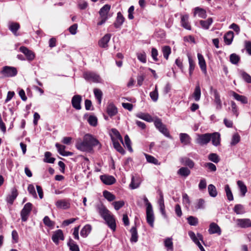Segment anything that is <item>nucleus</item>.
Returning <instances> with one entry per match:
<instances>
[{
  "mask_svg": "<svg viewBox=\"0 0 251 251\" xmlns=\"http://www.w3.org/2000/svg\"><path fill=\"white\" fill-rule=\"evenodd\" d=\"M213 20L211 18H209L207 20H201L200 23L201 26L205 29H208L209 26L212 24Z\"/></svg>",
  "mask_w": 251,
  "mask_h": 251,
  "instance_id": "obj_43",
  "label": "nucleus"
},
{
  "mask_svg": "<svg viewBox=\"0 0 251 251\" xmlns=\"http://www.w3.org/2000/svg\"><path fill=\"white\" fill-rule=\"evenodd\" d=\"M237 185L239 188L241 193V196L244 197L247 192V188L244 183L241 180H238L237 182Z\"/></svg>",
  "mask_w": 251,
  "mask_h": 251,
  "instance_id": "obj_33",
  "label": "nucleus"
},
{
  "mask_svg": "<svg viewBox=\"0 0 251 251\" xmlns=\"http://www.w3.org/2000/svg\"><path fill=\"white\" fill-rule=\"evenodd\" d=\"M83 77L87 81L93 83H101L102 79L100 76L92 72H86L83 73Z\"/></svg>",
  "mask_w": 251,
  "mask_h": 251,
  "instance_id": "obj_5",
  "label": "nucleus"
},
{
  "mask_svg": "<svg viewBox=\"0 0 251 251\" xmlns=\"http://www.w3.org/2000/svg\"><path fill=\"white\" fill-rule=\"evenodd\" d=\"M211 139L210 133L199 134L196 139V143L201 146L207 144Z\"/></svg>",
  "mask_w": 251,
  "mask_h": 251,
  "instance_id": "obj_9",
  "label": "nucleus"
},
{
  "mask_svg": "<svg viewBox=\"0 0 251 251\" xmlns=\"http://www.w3.org/2000/svg\"><path fill=\"white\" fill-rule=\"evenodd\" d=\"M179 161L182 165L187 166L190 169L193 168L195 166L194 162L187 157H182L180 158Z\"/></svg>",
  "mask_w": 251,
  "mask_h": 251,
  "instance_id": "obj_20",
  "label": "nucleus"
},
{
  "mask_svg": "<svg viewBox=\"0 0 251 251\" xmlns=\"http://www.w3.org/2000/svg\"><path fill=\"white\" fill-rule=\"evenodd\" d=\"M141 179L140 177L137 175L132 176L129 187L131 189H135L139 187Z\"/></svg>",
  "mask_w": 251,
  "mask_h": 251,
  "instance_id": "obj_16",
  "label": "nucleus"
},
{
  "mask_svg": "<svg viewBox=\"0 0 251 251\" xmlns=\"http://www.w3.org/2000/svg\"><path fill=\"white\" fill-rule=\"evenodd\" d=\"M188 224L191 226H196L198 224V219L194 216H190L187 218Z\"/></svg>",
  "mask_w": 251,
  "mask_h": 251,
  "instance_id": "obj_47",
  "label": "nucleus"
},
{
  "mask_svg": "<svg viewBox=\"0 0 251 251\" xmlns=\"http://www.w3.org/2000/svg\"><path fill=\"white\" fill-rule=\"evenodd\" d=\"M111 140L113 142V146L114 148L117 151L121 153L122 154H124L125 153V151L123 149V148L121 146L120 144L118 142V140H116L114 137L111 136Z\"/></svg>",
  "mask_w": 251,
  "mask_h": 251,
  "instance_id": "obj_26",
  "label": "nucleus"
},
{
  "mask_svg": "<svg viewBox=\"0 0 251 251\" xmlns=\"http://www.w3.org/2000/svg\"><path fill=\"white\" fill-rule=\"evenodd\" d=\"M136 117L148 122H154V121L153 118L149 114L140 113L136 115Z\"/></svg>",
  "mask_w": 251,
  "mask_h": 251,
  "instance_id": "obj_36",
  "label": "nucleus"
},
{
  "mask_svg": "<svg viewBox=\"0 0 251 251\" xmlns=\"http://www.w3.org/2000/svg\"><path fill=\"white\" fill-rule=\"evenodd\" d=\"M111 6L109 4H105L101 7L99 11L100 17H108V14L110 9Z\"/></svg>",
  "mask_w": 251,
  "mask_h": 251,
  "instance_id": "obj_30",
  "label": "nucleus"
},
{
  "mask_svg": "<svg viewBox=\"0 0 251 251\" xmlns=\"http://www.w3.org/2000/svg\"><path fill=\"white\" fill-rule=\"evenodd\" d=\"M98 145H100L99 148H100L101 145L99 141L92 135L87 134L84 136L83 141L81 139L77 141L75 147L79 151L90 152L94 147Z\"/></svg>",
  "mask_w": 251,
  "mask_h": 251,
  "instance_id": "obj_1",
  "label": "nucleus"
},
{
  "mask_svg": "<svg viewBox=\"0 0 251 251\" xmlns=\"http://www.w3.org/2000/svg\"><path fill=\"white\" fill-rule=\"evenodd\" d=\"M146 158L147 159V162L153 164L154 165H159L160 163H159L158 160L155 158L154 157L149 155L147 154H145Z\"/></svg>",
  "mask_w": 251,
  "mask_h": 251,
  "instance_id": "obj_48",
  "label": "nucleus"
},
{
  "mask_svg": "<svg viewBox=\"0 0 251 251\" xmlns=\"http://www.w3.org/2000/svg\"><path fill=\"white\" fill-rule=\"evenodd\" d=\"M231 110L233 115H235L236 117H238L239 112L238 111V108L236 104L234 101H231Z\"/></svg>",
  "mask_w": 251,
  "mask_h": 251,
  "instance_id": "obj_59",
  "label": "nucleus"
},
{
  "mask_svg": "<svg viewBox=\"0 0 251 251\" xmlns=\"http://www.w3.org/2000/svg\"><path fill=\"white\" fill-rule=\"evenodd\" d=\"M111 37V34L107 33L99 40L98 42L99 46L102 48H107L108 47V43L110 41Z\"/></svg>",
  "mask_w": 251,
  "mask_h": 251,
  "instance_id": "obj_12",
  "label": "nucleus"
},
{
  "mask_svg": "<svg viewBox=\"0 0 251 251\" xmlns=\"http://www.w3.org/2000/svg\"><path fill=\"white\" fill-rule=\"evenodd\" d=\"M20 50L23 53L28 61H32L35 58V54L32 51L28 50L25 46H22L20 48Z\"/></svg>",
  "mask_w": 251,
  "mask_h": 251,
  "instance_id": "obj_11",
  "label": "nucleus"
},
{
  "mask_svg": "<svg viewBox=\"0 0 251 251\" xmlns=\"http://www.w3.org/2000/svg\"><path fill=\"white\" fill-rule=\"evenodd\" d=\"M154 124L156 128L158 130L164 135L166 137L172 138L170 134V132L166 127V125L163 124L161 121V120L158 118H156L154 121Z\"/></svg>",
  "mask_w": 251,
  "mask_h": 251,
  "instance_id": "obj_3",
  "label": "nucleus"
},
{
  "mask_svg": "<svg viewBox=\"0 0 251 251\" xmlns=\"http://www.w3.org/2000/svg\"><path fill=\"white\" fill-rule=\"evenodd\" d=\"M97 210L100 216L105 220L106 224L113 231L116 228V224L113 215L110 214V211L103 204L98 205Z\"/></svg>",
  "mask_w": 251,
  "mask_h": 251,
  "instance_id": "obj_2",
  "label": "nucleus"
},
{
  "mask_svg": "<svg viewBox=\"0 0 251 251\" xmlns=\"http://www.w3.org/2000/svg\"><path fill=\"white\" fill-rule=\"evenodd\" d=\"M18 193L17 189L15 187L11 190V194L9 195L6 198V201L10 204H13L14 201L18 196Z\"/></svg>",
  "mask_w": 251,
  "mask_h": 251,
  "instance_id": "obj_18",
  "label": "nucleus"
},
{
  "mask_svg": "<svg viewBox=\"0 0 251 251\" xmlns=\"http://www.w3.org/2000/svg\"><path fill=\"white\" fill-rule=\"evenodd\" d=\"M131 144V141H130L128 136L127 135H126L125 136V145H124V146L127 148V149L130 152H131L133 151V150L132 149Z\"/></svg>",
  "mask_w": 251,
  "mask_h": 251,
  "instance_id": "obj_52",
  "label": "nucleus"
},
{
  "mask_svg": "<svg viewBox=\"0 0 251 251\" xmlns=\"http://www.w3.org/2000/svg\"><path fill=\"white\" fill-rule=\"evenodd\" d=\"M146 219L148 224L153 227L154 226V216L151 204H149L148 206L146 207Z\"/></svg>",
  "mask_w": 251,
  "mask_h": 251,
  "instance_id": "obj_8",
  "label": "nucleus"
},
{
  "mask_svg": "<svg viewBox=\"0 0 251 251\" xmlns=\"http://www.w3.org/2000/svg\"><path fill=\"white\" fill-rule=\"evenodd\" d=\"M188 234L191 239L196 244H198V242H200L199 240L203 241V236L201 233H198L197 234V237L193 231H189Z\"/></svg>",
  "mask_w": 251,
  "mask_h": 251,
  "instance_id": "obj_27",
  "label": "nucleus"
},
{
  "mask_svg": "<svg viewBox=\"0 0 251 251\" xmlns=\"http://www.w3.org/2000/svg\"><path fill=\"white\" fill-rule=\"evenodd\" d=\"M51 153L50 152L46 151L45 153V158L44 159V161L49 163H53L55 159L54 157H51Z\"/></svg>",
  "mask_w": 251,
  "mask_h": 251,
  "instance_id": "obj_45",
  "label": "nucleus"
},
{
  "mask_svg": "<svg viewBox=\"0 0 251 251\" xmlns=\"http://www.w3.org/2000/svg\"><path fill=\"white\" fill-rule=\"evenodd\" d=\"M43 223L46 226L49 227H52L54 225V222L51 221L50 218L47 216H45L43 219Z\"/></svg>",
  "mask_w": 251,
  "mask_h": 251,
  "instance_id": "obj_63",
  "label": "nucleus"
},
{
  "mask_svg": "<svg viewBox=\"0 0 251 251\" xmlns=\"http://www.w3.org/2000/svg\"><path fill=\"white\" fill-rule=\"evenodd\" d=\"M240 140V136L238 133L234 134L232 138L231 145H235L238 143L239 142Z\"/></svg>",
  "mask_w": 251,
  "mask_h": 251,
  "instance_id": "obj_64",
  "label": "nucleus"
},
{
  "mask_svg": "<svg viewBox=\"0 0 251 251\" xmlns=\"http://www.w3.org/2000/svg\"><path fill=\"white\" fill-rule=\"evenodd\" d=\"M238 226L241 228H247L251 226V221L249 219H238L236 220Z\"/></svg>",
  "mask_w": 251,
  "mask_h": 251,
  "instance_id": "obj_17",
  "label": "nucleus"
},
{
  "mask_svg": "<svg viewBox=\"0 0 251 251\" xmlns=\"http://www.w3.org/2000/svg\"><path fill=\"white\" fill-rule=\"evenodd\" d=\"M208 191L209 195L212 197H216L217 195V191L215 186L213 184L208 186Z\"/></svg>",
  "mask_w": 251,
  "mask_h": 251,
  "instance_id": "obj_46",
  "label": "nucleus"
},
{
  "mask_svg": "<svg viewBox=\"0 0 251 251\" xmlns=\"http://www.w3.org/2000/svg\"><path fill=\"white\" fill-rule=\"evenodd\" d=\"M225 190L226 193V195L227 199L229 201H232L233 200V197L230 188L228 184H226L225 186Z\"/></svg>",
  "mask_w": 251,
  "mask_h": 251,
  "instance_id": "obj_51",
  "label": "nucleus"
},
{
  "mask_svg": "<svg viewBox=\"0 0 251 251\" xmlns=\"http://www.w3.org/2000/svg\"><path fill=\"white\" fill-rule=\"evenodd\" d=\"M187 56L189 65V75L191 76L192 75V74L194 70L195 67V63L190 55L188 54Z\"/></svg>",
  "mask_w": 251,
  "mask_h": 251,
  "instance_id": "obj_38",
  "label": "nucleus"
},
{
  "mask_svg": "<svg viewBox=\"0 0 251 251\" xmlns=\"http://www.w3.org/2000/svg\"><path fill=\"white\" fill-rule=\"evenodd\" d=\"M180 24L181 26L185 29L190 30H191V26L189 22V16L188 15H182L181 17Z\"/></svg>",
  "mask_w": 251,
  "mask_h": 251,
  "instance_id": "obj_14",
  "label": "nucleus"
},
{
  "mask_svg": "<svg viewBox=\"0 0 251 251\" xmlns=\"http://www.w3.org/2000/svg\"><path fill=\"white\" fill-rule=\"evenodd\" d=\"M205 201L202 199H200L198 200L197 203L195 204V209L198 210L199 209H204L205 207L204 206Z\"/></svg>",
  "mask_w": 251,
  "mask_h": 251,
  "instance_id": "obj_55",
  "label": "nucleus"
},
{
  "mask_svg": "<svg viewBox=\"0 0 251 251\" xmlns=\"http://www.w3.org/2000/svg\"><path fill=\"white\" fill-rule=\"evenodd\" d=\"M67 245L69 246L70 251H79V248L78 247V246L76 245L71 238L69 239Z\"/></svg>",
  "mask_w": 251,
  "mask_h": 251,
  "instance_id": "obj_41",
  "label": "nucleus"
},
{
  "mask_svg": "<svg viewBox=\"0 0 251 251\" xmlns=\"http://www.w3.org/2000/svg\"><path fill=\"white\" fill-rule=\"evenodd\" d=\"M0 73L5 77H11L16 76L18 74L16 68L12 66H5L2 68Z\"/></svg>",
  "mask_w": 251,
  "mask_h": 251,
  "instance_id": "obj_4",
  "label": "nucleus"
},
{
  "mask_svg": "<svg viewBox=\"0 0 251 251\" xmlns=\"http://www.w3.org/2000/svg\"><path fill=\"white\" fill-rule=\"evenodd\" d=\"M91 230H92L91 226L90 225H88V224L86 225L81 230L80 235L82 237L85 238L90 233Z\"/></svg>",
  "mask_w": 251,
  "mask_h": 251,
  "instance_id": "obj_34",
  "label": "nucleus"
},
{
  "mask_svg": "<svg viewBox=\"0 0 251 251\" xmlns=\"http://www.w3.org/2000/svg\"><path fill=\"white\" fill-rule=\"evenodd\" d=\"M164 245L167 248V250L173 251V243L171 238H167L164 241Z\"/></svg>",
  "mask_w": 251,
  "mask_h": 251,
  "instance_id": "obj_56",
  "label": "nucleus"
},
{
  "mask_svg": "<svg viewBox=\"0 0 251 251\" xmlns=\"http://www.w3.org/2000/svg\"><path fill=\"white\" fill-rule=\"evenodd\" d=\"M32 204L30 202L26 203L21 211V220L23 222L27 220L29 214L32 210Z\"/></svg>",
  "mask_w": 251,
  "mask_h": 251,
  "instance_id": "obj_7",
  "label": "nucleus"
},
{
  "mask_svg": "<svg viewBox=\"0 0 251 251\" xmlns=\"http://www.w3.org/2000/svg\"><path fill=\"white\" fill-rule=\"evenodd\" d=\"M210 93L214 96V102L216 105V109L218 110H221L222 108V103L219 93L216 89L210 86Z\"/></svg>",
  "mask_w": 251,
  "mask_h": 251,
  "instance_id": "obj_6",
  "label": "nucleus"
},
{
  "mask_svg": "<svg viewBox=\"0 0 251 251\" xmlns=\"http://www.w3.org/2000/svg\"><path fill=\"white\" fill-rule=\"evenodd\" d=\"M208 158L209 160L215 163H218L220 160L219 156L216 153H210L208 155Z\"/></svg>",
  "mask_w": 251,
  "mask_h": 251,
  "instance_id": "obj_54",
  "label": "nucleus"
},
{
  "mask_svg": "<svg viewBox=\"0 0 251 251\" xmlns=\"http://www.w3.org/2000/svg\"><path fill=\"white\" fill-rule=\"evenodd\" d=\"M64 239L63 233L61 229H58L55 231L52 236V241L56 244L59 242V240H63Z\"/></svg>",
  "mask_w": 251,
  "mask_h": 251,
  "instance_id": "obj_21",
  "label": "nucleus"
},
{
  "mask_svg": "<svg viewBox=\"0 0 251 251\" xmlns=\"http://www.w3.org/2000/svg\"><path fill=\"white\" fill-rule=\"evenodd\" d=\"M198 58L199 60V65L200 66V67L202 71V72L206 74L207 72L206 71V65L205 59L203 56V55L200 53H198Z\"/></svg>",
  "mask_w": 251,
  "mask_h": 251,
  "instance_id": "obj_22",
  "label": "nucleus"
},
{
  "mask_svg": "<svg viewBox=\"0 0 251 251\" xmlns=\"http://www.w3.org/2000/svg\"><path fill=\"white\" fill-rule=\"evenodd\" d=\"M196 14H198L201 18H205L206 17L205 10L199 7H196L195 9L194 16Z\"/></svg>",
  "mask_w": 251,
  "mask_h": 251,
  "instance_id": "obj_40",
  "label": "nucleus"
},
{
  "mask_svg": "<svg viewBox=\"0 0 251 251\" xmlns=\"http://www.w3.org/2000/svg\"><path fill=\"white\" fill-rule=\"evenodd\" d=\"M241 75L243 79L247 83H251V76L244 71L241 72Z\"/></svg>",
  "mask_w": 251,
  "mask_h": 251,
  "instance_id": "obj_61",
  "label": "nucleus"
},
{
  "mask_svg": "<svg viewBox=\"0 0 251 251\" xmlns=\"http://www.w3.org/2000/svg\"><path fill=\"white\" fill-rule=\"evenodd\" d=\"M55 205L58 208L67 209L70 207V204L66 200H60L56 201Z\"/></svg>",
  "mask_w": 251,
  "mask_h": 251,
  "instance_id": "obj_23",
  "label": "nucleus"
},
{
  "mask_svg": "<svg viewBox=\"0 0 251 251\" xmlns=\"http://www.w3.org/2000/svg\"><path fill=\"white\" fill-rule=\"evenodd\" d=\"M229 60L232 64L237 65L240 60V57L237 54L233 53L230 55Z\"/></svg>",
  "mask_w": 251,
  "mask_h": 251,
  "instance_id": "obj_44",
  "label": "nucleus"
},
{
  "mask_svg": "<svg viewBox=\"0 0 251 251\" xmlns=\"http://www.w3.org/2000/svg\"><path fill=\"white\" fill-rule=\"evenodd\" d=\"M232 95L236 100L240 101L242 103H248V98L246 96L240 95L234 91L232 92Z\"/></svg>",
  "mask_w": 251,
  "mask_h": 251,
  "instance_id": "obj_28",
  "label": "nucleus"
},
{
  "mask_svg": "<svg viewBox=\"0 0 251 251\" xmlns=\"http://www.w3.org/2000/svg\"><path fill=\"white\" fill-rule=\"evenodd\" d=\"M20 27V24L18 23L11 22L9 24V29L14 34L16 35L17 31Z\"/></svg>",
  "mask_w": 251,
  "mask_h": 251,
  "instance_id": "obj_35",
  "label": "nucleus"
},
{
  "mask_svg": "<svg viewBox=\"0 0 251 251\" xmlns=\"http://www.w3.org/2000/svg\"><path fill=\"white\" fill-rule=\"evenodd\" d=\"M130 231L131 234L130 239V242L132 243H136L138 241V235L136 226L132 227Z\"/></svg>",
  "mask_w": 251,
  "mask_h": 251,
  "instance_id": "obj_31",
  "label": "nucleus"
},
{
  "mask_svg": "<svg viewBox=\"0 0 251 251\" xmlns=\"http://www.w3.org/2000/svg\"><path fill=\"white\" fill-rule=\"evenodd\" d=\"M162 52L164 57L167 60L169 58V56L171 52V48L168 46H164L162 48Z\"/></svg>",
  "mask_w": 251,
  "mask_h": 251,
  "instance_id": "obj_50",
  "label": "nucleus"
},
{
  "mask_svg": "<svg viewBox=\"0 0 251 251\" xmlns=\"http://www.w3.org/2000/svg\"><path fill=\"white\" fill-rule=\"evenodd\" d=\"M100 178L101 181L106 185H112L116 182V179L112 176L102 175Z\"/></svg>",
  "mask_w": 251,
  "mask_h": 251,
  "instance_id": "obj_15",
  "label": "nucleus"
},
{
  "mask_svg": "<svg viewBox=\"0 0 251 251\" xmlns=\"http://www.w3.org/2000/svg\"><path fill=\"white\" fill-rule=\"evenodd\" d=\"M106 112L110 117H113L117 113L118 110L113 103H110L107 106Z\"/></svg>",
  "mask_w": 251,
  "mask_h": 251,
  "instance_id": "obj_24",
  "label": "nucleus"
},
{
  "mask_svg": "<svg viewBox=\"0 0 251 251\" xmlns=\"http://www.w3.org/2000/svg\"><path fill=\"white\" fill-rule=\"evenodd\" d=\"M201 96V91L200 85H197L195 88L193 94V97L195 100L197 101H199L200 100Z\"/></svg>",
  "mask_w": 251,
  "mask_h": 251,
  "instance_id": "obj_39",
  "label": "nucleus"
},
{
  "mask_svg": "<svg viewBox=\"0 0 251 251\" xmlns=\"http://www.w3.org/2000/svg\"><path fill=\"white\" fill-rule=\"evenodd\" d=\"M89 124L93 126H96L97 125L98 119L95 116L90 115L88 119Z\"/></svg>",
  "mask_w": 251,
  "mask_h": 251,
  "instance_id": "obj_58",
  "label": "nucleus"
},
{
  "mask_svg": "<svg viewBox=\"0 0 251 251\" xmlns=\"http://www.w3.org/2000/svg\"><path fill=\"white\" fill-rule=\"evenodd\" d=\"M103 195L109 201H112L115 199V196L111 193L106 190L103 191Z\"/></svg>",
  "mask_w": 251,
  "mask_h": 251,
  "instance_id": "obj_49",
  "label": "nucleus"
},
{
  "mask_svg": "<svg viewBox=\"0 0 251 251\" xmlns=\"http://www.w3.org/2000/svg\"><path fill=\"white\" fill-rule=\"evenodd\" d=\"M112 204L114 206L115 210H118L124 205L125 202L123 201H116L113 202Z\"/></svg>",
  "mask_w": 251,
  "mask_h": 251,
  "instance_id": "obj_62",
  "label": "nucleus"
},
{
  "mask_svg": "<svg viewBox=\"0 0 251 251\" xmlns=\"http://www.w3.org/2000/svg\"><path fill=\"white\" fill-rule=\"evenodd\" d=\"M210 137H211V140L212 141V144L215 146H218L220 144V134L218 132H214L210 133Z\"/></svg>",
  "mask_w": 251,
  "mask_h": 251,
  "instance_id": "obj_25",
  "label": "nucleus"
},
{
  "mask_svg": "<svg viewBox=\"0 0 251 251\" xmlns=\"http://www.w3.org/2000/svg\"><path fill=\"white\" fill-rule=\"evenodd\" d=\"M82 97L80 95H75L72 99V104L73 107L76 110H80L81 108V102Z\"/></svg>",
  "mask_w": 251,
  "mask_h": 251,
  "instance_id": "obj_10",
  "label": "nucleus"
},
{
  "mask_svg": "<svg viewBox=\"0 0 251 251\" xmlns=\"http://www.w3.org/2000/svg\"><path fill=\"white\" fill-rule=\"evenodd\" d=\"M125 20V18H124L121 12H118L116 21L113 24L114 27L116 28H120L121 26L123 24V23H124Z\"/></svg>",
  "mask_w": 251,
  "mask_h": 251,
  "instance_id": "obj_19",
  "label": "nucleus"
},
{
  "mask_svg": "<svg viewBox=\"0 0 251 251\" xmlns=\"http://www.w3.org/2000/svg\"><path fill=\"white\" fill-rule=\"evenodd\" d=\"M234 37V33L232 31H228L224 37L225 43L229 45L231 44Z\"/></svg>",
  "mask_w": 251,
  "mask_h": 251,
  "instance_id": "obj_32",
  "label": "nucleus"
},
{
  "mask_svg": "<svg viewBox=\"0 0 251 251\" xmlns=\"http://www.w3.org/2000/svg\"><path fill=\"white\" fill-rule=\"evenodd\" d=\"M233 210L237 214H240L244 213L243 206L240 204H236L234 206Z\"/></svg>",
  "mask_w": 251,
  "mask_h": 251,
  "instance_id": "obj_57",
  "label": "nucleus"
},
{
  "mask_svg": "<svg viewBox=\"0 0 251 251\" xmlns=\"http://www.w3.org/2000/svg\"><path fill=\"white\" fill-rule=\"evenodd\" d=\"M190 170L187 167H185L180 168L177 172V175L184 177H187L190 175Z\"/></svg>",
  "mask_w": 251,
  "mask_h": 251,
  "instance_id": "obj_29",
  "label": "nucleus"
},
{
  "mask_svg": "<svg viewBox=\"0 0 251 251\" xmlns=\"http://www.w3.org/2000/svg\"><path fill=\"white\" fill-rule=\"evenodd\" d=\"M181 143L184 145H188L190 143L191 138L187 133H180L179 135Z\"/></svg>",
  "mask_w": 251,
  "mask_h": 251,
  "instance_id": "obj_37",
  "label": "nucleus"
},
{
  "mask_svg": "<svg viewBox=\"0 0 251 251\" xmlns=\"http://www.w3.org/2000/svg\"><path fill=\"white\" fill-rule=\"evenodd\" d=\"M208 232L210 234H217L220 235L221 234V229L220 226L215 223H211L209 225Z\"/></svg>",
  "mask_w": 251,
  "mask_h": 251,
  "instance_id": "obj_13",
  "label": "nucleus"
},
{
  "mask_svg": "<svg viewBox=\"0 0 251 251\" xmlns=\"http://www.w3.org/2000/svg\"><path fill=\"white\" fill-rule=\"evenodd\" d=\"M138 59L142 63H145L147 61L146 54L145 51L138 52L136 54Z\"/></svg>",
  "mask_w": 251,
  "mask_h": 251,
  "instance_id": "obj_53",
  "label": "nucleus"
},
{
  "mask_svg": "<svg viewBox=\"0 0 251 251\" xmlns=\"http://www.w3.org/2000/svg\"><path fill=\"white\" fill-rule=\"evenodd\" d=\"M94 94L96 99L97 100L98 103L99 104L101 103L102 97V91L98 89V88H94Z\"/></svg>",
  "mask_w": 251,
  "mask_h": 251,
  "instance_id": "obj_42",
  "label": "nucleus"
},
{
  "mask_svg": "<svg viewBox=\"0 0 251 251\" xmlns=\"http://www.w3.org/2000/svg\"><path fill=\"white\" fill-rule=\"evenodd\" d=\"M111 132L115 136L116 140H119L124 144L122 136L120 135L119 132L115 128H112Z\"/></svg>",
  "mask_w": 251,
  "mask_h": 251,
  "instance_id": "obj_60",
  "label": "nucleus"
}]
</instances>
